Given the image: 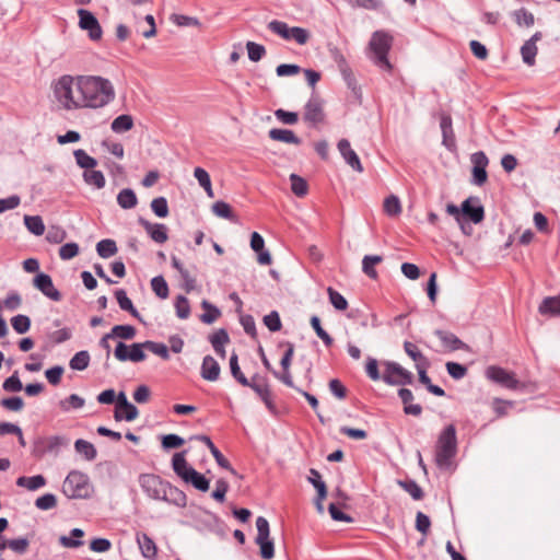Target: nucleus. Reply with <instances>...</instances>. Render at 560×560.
<instances>
[{
  "instance_id": "obj_1",
  "label": "nucleus",
  "mask_w": 560,
  "mask_h": 560,
  "mask_svg": "<svg viewBox=\"0 0 560 560\" xmlns=\"http://www.w3.org/2000/svg\"><path fill=\"white\" fill-rule=\"evenodd\" d=\"M54 93L63 108H102L115 100L113 83L100 75L65 74L58 79Z\"/></svg>"
},
{
  "instance_id": "obj_2",
  "label": "nucleus",
  "mask_w": 560,
  "mask_h": 560,
  "mask_svg": "<svg viewBox=\"0 0 560 560\" xmlns=\"http://www.w3.org/2000/svg\"><path fill=\"white\" fill-rule=\"evenodd\" d=\"M139 485L147 495L153 500L164 501L178 508H185L187 504L186 493L158 475L141 474Z\"/></svg>"
},
{
  "instance_id": "obj_3",
  "label": "nucleus",
  "mask_w": 560,
  "mask_h": 560,
  "mask_svg": "<svg viewBox=\"0 0 560 560\" xmlns=\"http://www.w3.org/2000/svg\"><path fill=\"white\" fill-rule=\"evenodd\" d=\"M456 454V428L454 424L451 423L447 424L438 436L434 451V460L436 466L440 468H448Z\"/></svg>"
},
{
  "instance_id": "obj_4",
  "label": "nucleus",
  "mask_w": 560,
  "mask_h": 560,
  "mask_svg": "<svg viewBox=\"0 0 560 560\" xmlns=\"http://www.w3.org/2000/svg\"><path fill=\"white\" fill-rule=\"evenodd\" d=\"M186 451L175 453L172 458V468L174 472L186 483H190L199 491L207 492L210 488V480L195 468L188 465L186 460Z\"/></svg>"
},
{
  "instance_id": "obj_5",
  "label": "nucleus",
  "mask_w": 560,
  "mask_h": 560,
  "mask_svg": "<svg viewBox=\"0 0 560 560\" xmlns=\"http://www.w3.org/2000/svg\"><path fill=\"white\" fill-rule=\"evenodd\" d=\"M62 492L69 499H88L91 497L89 476L78 470H72L62 483Z\"/></svg>"
},
{
  "instance_id": "obj_6",
  "label": "nucleus",
  "mask_w": 560,
  "mask_h": 560,
  "mask_svg": "<svg viewBox=\"0 0 560 560\" xmlns=\"http://www.w3.org/2000/svg\"><path fill=\"white\" fill-rule=\"evenodd\" d=\"M268 30L285 40H294L299 45H305L311 34L306 28L289 26L285 22L272 20L268 23Z\"/></svg>"
},
{
  "instance_id": "obj_7",
  "label": "nucleus",
  "mask_w": 560,
  "mask_h": 560,
  "mask_svg": "<svg viewBox=\"0 0 560 560\" xmlns=\"http://www.w3.org/2000/svg\"><path fill=\"white\" fill-rule=\"evenodd\" d=\"M257 527V536L255 538V542L260 548V556L265 560H269L275 556V545L273 541L269 538L270 528L269 522L264 516H258L256 520Z\"/></svg>"
},
{
  "instance_id": "obj_8",
  "label": "nucleus",
  "mask_w": 560,
  "mask_h": 560,
  "mask_svg": "<svg viewBox=\"0 0 560 560\" xmlns=\"http://www.w3.org/2000/svg\"><path fill=\"white\" fill-rule=\"evenodd\" d=\"M144 350H147L145 341L135 342L130 346L119 341L115 348L114 355L118 361H131L137 363L145 360L147 354Z\"/></svg>"
},
{
  "instance_id": "obj_9",
  "label": "nucleus",
  "mask_w": 560,
  "mask_h": 560,
  "mask_svg": "<svg viewBox=\"0 0 560 560\" xmlns=\"http://www.w3.org/2000/svg\"><path fill=\"white\" fill-rule=\"evenodd\" d=\"M486 377L506 389L515 390L521 385L514 373L497 365H491L486 369Z\"/></svg>"
},
{
  "instance_id": "obj_10",
  "label": "nucleus",
  "mask_w": 560,
  "mask_h": 560,
  "mask_svg": "<svg viewBox=\"0 0 560 560\" xmlns=\"http://www.w3.org/2000/svg\"><path fill=\"white\" fill-rule=\"evenodd\" d=\"M303 119L311 127H316L317 125L324 122V102L318 94L313 93L311 98L305 104Z\"/></svg>"
},
{
  "instance_id": "obj_11",
  "label": "nucleus",
  "mask_w": 560,
  "mask_h": 560,
  "mask_svg": "<svg viewBox=\"0 0 560 560\" xmlns=\"http://www.w3.org/2000/svg\"><path fill=\"white\" fill-rule=\"evenodd\" d=\"M368 57L381 68L385 67V32L376 31L373 33L368 49Z\"/></svg>"
},
{
  "instance_id": "obj_12",
  "label": "nucleus",
  "mask_w": 560,
  "mask_h": 560,
  "mask_svg": "<svg viewBox=\"0 0 560 560\" xmlns=\"http://www.w3.org/2000/svg\"><path fill=\"white\" fill-rule=\"evenodd\" d=\"M470 161L472 164L471 183L482 186L488 179L487 166L489 159L483 151H477L470 155Z\"/></svg>"
},
{
  "instance_id": "obj_13",
  "label": "nucleus",
  "mask_w": 560,
  "mask_h": 560,
  "mask_svg": "<svg viewBox=\"0 0 560 560\" xmlns=\"http://www.w3.org/2000/svg\"><path fill=\"white\" fill-rule=\"evenodd\" d=\"M463 221H469L478 224L485 219V208L478 197H469L460 205Z\"/></svg>"
},
{
  "instance_id": "obj_14",
  "label": "nucleus",
  "mask_w": 560,
  "mask_h": 560,
  "mask_svg": "<svg viewBox=\"0 0 560 560\" xmlns=\"http://www.w3.org/2000/svg\"><path fill=\"white\" fill-rule=\"evenodd\" d=\"M33 285L51 301L59 302L62 294L55 288L52 279L49 275L38 272L33 279Z\"/></svg>"
},
{
  "instance_id": "obj_15",
  "label": "nucleus",
  "mask_w": 560,
  "mask_h": 560,
  "mask_svg": "<svg viewBox=\"0 0 560 560\" xmlns=\"http://www.w3.org/2000/svg\"><path fill=\"white\" fill-rule=\"evenodd\" d=\"M79 15V26L82 30H85L89 32V37L92 40H98L102 37V27L97 21V19L94 16V14L85 9H79L78 10Z\"/></svg>"
},
{
  "instance_id": "obj_16",
  "label": "nucleus",
  "mask_w": 560,
  "mask_h": 560,
  "mask_svg": "<svg viewBox=\"0 0 560 560\" xmlns=\"http://www.w3.org/2000/svg\"><path fill=\"white\" fill-rule=\"evenodd\" d=\"M412 383L413 375L410 371L396 362L387 361V384L411 385Z\"/></svg>"
},
{
  "instance_id": "obj_17",
  "label": "nucleus",
  "mask_w": 560,
  "mask_h": 560,
  "mask_svg": "<svg viewBox=\"0 0 560 560\" xmlns=\"http://www.w3.org/2000/svg\"><path fill=\"white\" fill-rule=\"evenodd\" d=\"M440 128L442 132V144L450 151L455 152L457 149L456 138L453 130V120L451 115L443 113L440 117Z\"/></svg>"
},
{
  "instance_id": "obj_18",
  "label": "nucleus",
  "mask_w": 560,
  "mask_h": 560,
  "mask_svg": "<svg viewBox=\"0 0 560 560\" xmlns=\"http://www.w3.org/2000/svg\"><path fill=\"white\" fill-rule=\"evenodd\" d=\"M434 335L440 339L444 350L446 351L468 350L469 348L468 345L448 330L436 329Z\"/></svg>"
},
{
  "instance_id": "obj_19",
  "label": "nucleus",
  "mask_w": 560,
  "mask_h": 560,
  "mask_svg": "<svg viewBox=\"0 0 560 560\" xmlns=\"http://www.w3.org/2000/svg\"><path fill=\"white\" fill-rule=\"evenodd\" d=\"M139 224L145 230L149 236L159 244H163L167 241V228L162 223H151L150 221L139 218Z\"/></svg>"
},
{
  "instance_id": "obj_20",
  "label": "nucleus",
  "mask_w": 560,
  "mask_h": 560,
  "mask_svg": "<svg viewBox=\"0 0 560 560\" xmlns=\"http://www.w3.org/2000/svg\"><path fill=\"white\" fill-rule=\"evenodd\" d=\"M192 439L201 441V442H203L208 446V448L210 450V452H211L212 456L214 457L217 464L220 467L229 470L232 475L240 477L237 471L231 466L230 462L223 456V454L213 444V442L211 441V439L208 435H203V434L196 435Z\"/></svg>"
},
{
  "instance_id": "obj_21",
  "label": "nucleus",
  "mask_w": 560,
  "mask_h": 560,
  "mask_svg": "<svg viewBox=\"0 0 560 560\" xmlns=\"http://www.w3.org/2000/svg\"><path fill=\"white\" fill-rule=\"evenodd\" d=\"M337 147L343 160L352 167V170L357 172L363 171L358 154L351 149L350 142L347 139L339 140Z\"/></svg>"
},
{
  "instance_id": "obj_22",
  "label": "nucleus",
  "mask_w": 560,
  "mask_h": 560,
  "mask_svg": "<svg viewBox=\"0 0 560 560\" xmlns=\"http://www.w3.org/2000/svg\"><path fill=\"white\" fill-rule=\"evenodd\" d=\"M250 247L258 254L257 261L260 265L267 266L272 262L271 255L265 249V241L258 232H253L250 235Z\"/></svg>"
},
{
  "instance_id": "obj_23",
  "label": "nucleus",
  "mask_w": 560,
  "mask_h": 560,
  "mask_svg": "<svg viewBox=\"0 0 560 560\" xmlns=\"http://www.w3.org/2000/svg\"><path fill=\"white\" fill-rule=\"evenodd\" d=\"M398 397L404 404V412L406 415H411L415 417H419L422 413V407L419 404H412L413 394L410 389L401 387L398 389Z\"/></svg>"
},
{
  "instance_id": "obj_24",
  "label": "nucleus",
  "mask_w": 560,
  "mask_h": 560,
  "mask_svg": "<svg viewBox=\"0 0 560 560\" xmlns=\"http://www.w3.org/2000/svg\"><path fill=\"white\" fill-rule=\"evenodd\" d=\"M220 371H221L220 365L213 357L206 355L203 358L202 364H201V371H200L202 378L210 381V382H214L219 378Z\"/></svg>"
},
{
  "instance_id": "obj_25",
  "label": "nucleus",
  "mask_w": 560,
  "mask_h": 560,
  "mask_svg": "<svg viewBox=\"0 0 560 560\" xmlns=\"http://www.w3.org/2000/svg\"><path fill=\"white\" fill-rule=\"evenodd\" d=\"M136 540L139 545L141 555L147 559H154L158 555V547L153 539L145 533H138Z\"/></svg>"
},
{
  "instance_id": "obj_26",
  "label": "nucleus",
  "mask_w": 560,
  "mask_h": 560,
  "mask_svg": "<svg viewBox=\"0 0 560 560\" xmlns=\"http://www.w3.org/2000/svg\"><path fill=\"white\" fill-rule=\"evenodd\" d=\"M61 438L50 436L48 439L38 440L34 446V455L42 457L45 453H50L61 445Z\"/></svg>"
},
{
  "instance_id": "obj_27",
  "label": "nucleus",
  "mask_w": 560,
  "mask_h": 560,
  "mask_svg": "<svg viewBox=\"0 0 560 560\" xmlns=\"http://www.w3.org/2000/svg\"><path fill=\"white\" fill-rule=\"evenodd\" d=\"M268 135L269 138L275 141L292 143L295 145H300L302 142V140L290 129L273 128L269 130Z\"/></svg>"
},
{
  "instance_id": "obj_28",
  "label": "nucleus",
  "mask_w": 560,
  "mask_h": 560,
  "mask_svg": "<svg viewBox=\"0 0 560 560\" xmlns=\"http://www.w3.org/2000/svg\"><path fill=\"white\" fill-rule=\"evenodd\" d=\"M245 386L250 387L259 396V398L264 401V404L270 411L275 410V404L271 399V392L266 382H264V383L249 382V385H245Z\"/></svg>"
},
{
  "instance_id": "obj_29",
  "label": "nucleus",
  "mask_w": 560,
  "mask_h": 560,
  "mask_svg": "<svg viewBox=\"0 0 560 560\" xmlns=\"http://www.w3.org/2000/svg\"><path fill=\"white\" fill-rule=\"evenodd\" d=\"M538 311L541 315L560 316V294L545 298Z\"/></svg>"
},
{
  "instance_id": "obj_30",
  "label": "nucleus",
  "mask_w": 560,
  "mask_h": 560,
  "mask_svg": "<svg viewBox=\"0 0 560 560\" xmlns=\"http://www.w3.org/2000/svg\"><path fill=\"white\" fill-rule=\"evenodd\" d=\"M115 298L117 300V303H118L119 307L122 311H126V312L130 313V315L132 317H135L138 320L142 322V318H141L139 312L133 306L131 300L127 296V293H126V291L124 289L116 290L115 291Z\"/></svg>"
},
{
  "instance_id": "obj_31",
  "label": "nucleus",
  "mask_w": 560,
  "mask_h": 560,
  "mask_svg": "<svg viewBox=\"0 0 560 560\" xmlns=\"http://www.w3.org/2000/svg\"><path fill=\"white\" fill-rule=\"evenodd\" d=\"M211 209H212L213 214L219 218L226 219L233 223L238 222L237 215L234 213L231 206L225 201H222V200L215 201L212 205Z\"/></svg>"
},
{
  "instance_id": "obj_32",
  "label": "nucleus",
  "mask_w": 560,
  "mask_h": 560,
  "mask_svg": "<svg viewBox=\"0 0 560 560\" xmlns=\"http://www.w3.org/2000/svg\"><path fill=\"white\" fill-rule=\"evenodd\" d=\"M117 203L125 210L132 209L138 203L136 192L131 188H124L117 195Z\"/></svg>"
},
{
  "instance_id": "obj_33",
  "label": "nucleus",
  "mask_w": 560,
  "mask_h": 560,
  "mask_svg": "<svg viewBox=\"0 0 560 560\" xmlns=\"http://www.w3.org/2000/svg\"><path fill=\"white\" fill-rule=\"evenodd\" d=\"M19 487L26 488L30 491H35L46 485V478L43 475H35L32 477H19L16 479Z\"/></svg>"
},
{
  "instance_id": "obj_34",
  "label": "nucleus",
  "mask_w": 560,
  "mask_h": 560,
  "mask_svg": "<svg viewBox=\"0 0 560 560\" xmlns=\"http://www.w3.org/2000/svg\"><path fill=\"white\" fill-rule=\"evenodd\" d=\"M83 179L88 185L93 186L96 189L104 188L106 184L104 174L101 171H95L93 168L83 172Z\"/></svg>"
},
{
  "instance_id": "obj_35",
  "label": "nucleus",
  "mask_w": 560,
  "mask_h": 560,
  "mask_svg": "<svg viewBox=\"0 0 560 560\" xmlns=\"http://www.w3.org/2000/svg\"><path fill=\"white\" fill-rule=\"evenodd\" d=\"M132 127H133V118L131 115H127V114L119 115L118 117H116L113 120V122L110 125L112 130L116 133H122V132L129 131L130 129H132Z\"/></svg>"
},
{
  "instance_id": "obj_36",
  "label": "nucleus",
  "mask_w": 560,
  "mask_h": 560,
  "mask_svg": "<svg viewBox=\"0 0 560 560\" xmlns=\"http://www.w3.org/2000/svg\"><path fill=\"white\" fill-rule=\"evenodd\" d=\"M75 451L83 455L86 460H94L97 456L95 446L83 439H79L74 442Z\"/></svg>"
},
{
  "instance_id": "obj_37",
  "label": "nucleus",
  "mask_w": 560,
  "mask_h": 560,
  "mask_svg": "<svg viewBox=\"0 0 560 560\" xmlns=\"http://www.w3.org/2000/svg\"><path fill=\"white\" fill-rule=\"evenodd\" d=\"M24 224L26 229L36 236H40L45 232V224L39 215H25Z\"/></svg>"
},
{
  "instance_id": "obj_38",
  "label": "nucleus",
  "mask_w": 560,
  "mask_h": 560,
  "mask_svg": "<svg viewBox=\"0 0 560 560\" xmlns=\"http://www.w3.org/2000/svg\"><path fill=\"white\" fill-rule=\"evenodd\" d=\"M137 329L131 325H116L112 328L109 336L122 340H131L136 337Z\"/></svg>"
},
{
  "instance_id": "obj_39",
  "label": "nucleus",
  "mask_w": 560,
  "mask_h": 560,
  "mask_svg": "<svg viewBox=\"0 0 560 560\" xmlns=\"http://www.w3.org/2000/svg\"><path fill=\"white\" fill-rule=\"evenodd\" d=\"M118 248L116 242L110 238H105L96 244V252L102 258H109L117 253Z\"/></svg>"
},
{
  "instance_id": "obj_40",
  "label": "nucleus",
  "mask_w": 560,
  "mask_h": 560,
  "mask_svg": "<svg viewBox=\"0 0 560 560\" xmlns=\"http://www.w3.org/2000/svg\"><path fill=\"white\" fill-rule=\"evenodd\" d=\"M201 306L206 311L203 314L200 315V320L202 323L212 324L220 317V310L217 306L212 305L210 302L203 300Z\"/></svg>"
},
{
  "instance_id": "obj_41",
  "label": "nucleus",
  "mask_w": 560,
  "mask_h": 560,
  "mask_svg": "<svg viewBox=\"0 0 560 560\" xmlns=\"http://www.w3.org/2000/svg\"><path fill=\"white\" fill-rule=\"evenodd\" d=\"M77 164L84 168V171H89L94 168L97 165V161L90 156L83 149H78L73 152Z\"/></svg>"
},
{
  "instance_id": "obj_42",
  "label": "nucleus",
  "mask_w": 560,
  "mask_h": 560,
  "mask_svg": "<svg viewBox=\"0 0 560 560\" xmlns=\"http://www.w3.org/2000/svg\"><path fill=\"white\" fill-rule=\"evenodd\" d=\"M90 353L86 350L77 352L70 360L69 365L72 370L83 371L90 364Z\"/></svg>"
},
{
  "instance_id": "obj_43",
  "label": "nucleus",
  "mask_w": 560,
  "mask_h": 560,
  "mask_svg": "<svg viewBox=\"0 0 560 560\" xmlns=\"http://www.w3.org/2000/svg\"><path fill=\"white\" fill-rule=\"evenodd\" d=\"M383 261V257L382 256H378V255H374V256H365L362 260V269H363V272L372 278V279H376L377 277V272L375 270V265L380 264Z\"/></svg>"
},
{
  "instance_id": "obj_44",
  "label": "nucleus",
  "mask_w": 560,
  "mask_h": 560,
  "mask_svg": "<svg viewBox=\"0 0 560 560\" xmlns=\"http://www.w3.org/2000/svg\"><path fill=\"white\" fill-rule=\"evenodd\" d=\"M290 182H291V190L296 197L306 196V194L308 191V185H307V182L303 177H301L296 174H291Z\"/></svg>"
},
{
  "instance_id": "obj_45",
  "label": "nucleus",
  "mask_w": 560,
  "mask_h": 560,
  "mask_svg": "<svg viewBox=\"0 0 560 560\" xmlns=\"http://www.w3.org/2000/svg\"><path fill=\"white\" fill-rule=\"evenodd\" d=\"M230 370L232 376L241 384V385H249V380L243 374L241 368L238 365V357L235 352H233L230 357Z\"/></svg>"
},
{
  "instance_id": "obj_46",
  "label": "nucleus",
  "mask_w": 560,
  "mask_h": 560,
  "mask_svg": "<svg viewBox=\"0 0 560 560\" xmlns=\"http://www.w3.org/2000/svg\"><path fill=\"white\" fill-rule=\"evenodd\" d=\"M311 326L315 330L318 338L322 339L326 347H330L334 343V339L322 327L320 319L318 316H312Z\"/></svg>"
},
{
  "instance_id": "obj_47",
  "label": "nucleus",
  "mask_w": 560,
  "mask_h": 560,
  "mask_svg": "<svg viewBox=\"0 0 560 560\" xmlns=\"http://www.w3.org/2000/svg\"><path fill=\"white\" fill-rule=\"evenodd\" d=\"M70 534L71 537L61 536L59 538L61 546L66 548H78L83 545L82 540L72 538H81L84 535V532L81 528H73Z\"/></svg>"
},
{
  "instance_id": "obj_48",
  "label": "nucleus",
  "mask_w": 560,
  "mask_h": 560,
  "mask_svg": "<svg viewBox=\"0 0 560 560\" xmlns=\"http://www.w3.org/2000/svg\"><path fill=\"white\" fill-rule=\"evenodd\" d=\"M85 400L77 394H71L66 399L59 401V407L62 411H69L70 409H80L84 406Z\"/></svg>"
},
{
  "instance_id": "obj_49",
  "label": "nucleus",
  "mask_w": 560,
  "mask_h": 560,
  "mask_svg": "<svg viewBox=\"0 0 560 560\" xmlns=\"http://www.w3.org/2000/svg\"><path fill=\"white\" fill-rule=\"evenodd\" d=\"M537 50V46L534 45L533 42H525L521 47L523 62L527 66H533L535 63Z\"/></svg>"
},
{
  "instance_id": "obj_50",
  "label": "nucleus",
  "mask_w": 560,
  "mask_h": 560,
  "mask_svg": "<svg viewBox=\"0 0 560 560\" xmlns=\"http://www.w3.org/2000/svg\"><path fill=\"white\" fill-rule=\"evenodd\" d=\"M151 288L160 299H166L168 296V285L162 276H156L151 280Z\"/></svg>"
},
{
  "instance_id": "obj_51",
  "label": "nucleus",
  "mask_w": 560,
  "mask_h": 560,
  "mask_svg": "<svg viewBox=\"0 0 560 560\" xmlns=\"http://www.w3.org/2000/svg\"><path fill=\"white\" fill-rule=\"evenodd\" d=\"M399 485L411 495L413 500H421L423 498V490L415 480H400Z\"/></svg>"
},
{
  "instance_id": "obj_52",
  "label": "nucleus",
  "mask_w": 560,
  "mask_h": 560,
  "mask_svg": "<svg viewBox=\"0 0 560 560\" xmlns=\"http://www.w3.org/2000/svg\"><path fill=\"white\" fill-rule=\"evenodd\" d=\"M11 325L18 334H25L30 330L31 319L26 315L19 314L11 318Z\"/></svg>"
},
{
  "instance_id": "obj_53",
  "label": "nucleus",
  "mask_w": 560,
  "mask_h": 560,
  "mask_svg": "<svg viewBox=\"0 0 560 560\" xmlns=\"http://www.w3.org/2000/svg\"><path fill=\"white\" fill-rule=\"evenodd\" d=\"M2 388L8 393H18L23 389V384L19 377L18 371H14L11 376L4 380Z\"/></svg>"
},
{
  "instance_id": "obj_54",
  "label": "nucleus",
  "mask_w": 560,
  "mask_h": 560,
  "mask_svg": "<svg viewBox=\"0 0 560 560\" xmlns=\"http://www.w3.org/2000/svg\"><path fill=\"white\" fill-rule=\"evenodd\" d=\"M145 349L150 352L159 355L163 360L167 361L170 359V350L166 345L162 342H155L151 340L145 341Z\"/></svg>"
},
{
  "instance_id": "obj_55",
  "label": "nucleus",
  "mask_w": 560,
  "mask_h": 560,
  "mask_svg": "<svg viewBox=\"0 0 560 560\" xmlns=\"http://www.w3.org/2000/svg\"><path fill=\"white\" fill-rule=\"evenodd\" d=\"M404 349L406 353L415 361V365L429 362L428 359L418 349L417 345L413 342L405 341Z\"/></svg>"
},
{
  "instance_id": "obj_56",
  "label": "nucleus",
  "mask_w": 560,
  "mask_h": 560,
  "mask_svg": "<svg viewBox=\"0 0 560 560\" xmlns=\"http://www.w3.org/2000/svg\"><path fill=\"white\" fill-rule=\"evenodd\" d=\"M445 368L448 375L456 381L465 377L468 372L467 368L464 364L453 361L446 362Z\"/></svg>"
},
{
  "instance_id": "obj_57",
  "label": "nucleus",
  "mask_w": 560,
  "mask_h": 560,
  "mask_svg": "<svg viewBox=\"0 0 560 560\" xmlns=\"http://www.w3.org/2000/svg\"><path fill=\"white\" fill-rule=\"evenodd\" d=\"M246 49L249 60L257 62L266 55V48L255 42H247Z\"/></svg>"
},
{
  "instance_id": "obj_58",
  "label": "nucleus",
  "mask_w": 560,
  "mask_h": 560,
  "mask_svg": "<svg viewBox=\"0 0 560 560\" xmlns=\"http://www.w3.org/2000/svg\"><path fill=\"white\" fill-rule=\"evenodd\" d=\"M175 310L177 317L180 319L188 318L190 315V305L188 299L184 295H178L175 301Z\"/></svg>"
},
{
  "instance_id": "obj_59",
  "label": "nucleus",
  "mask_w": 560,
  "mask_h": 560,
  "mask_svg": "<svg viewBox=\"0 0 560 560\" xmlns=\"http://www.w3.org/2000/svg\"><path fill=\"white\" fill-rule=\"evenodd\" d=\"M67 237V232L60 226L52 225L49 228L46 240L50 244H60L62 243Z\"/></svg>"
},
{
  "instance_id": "obj_60",
  "label": "nucleus",
  "mask_w": 560,
  "mask_h": 560,
  "mask_svg": "<svg viewBox=\"0 0 560 560\" xmlns=\"http://www.w3.org/2000/svg\"><path fill=\"white\" fill-rule=\"evenodd\" d=\"M151 209L153 213L159 218H165L168 215V205L165 197H158L151 201Z\"/></svg>"
},
{
  "instance_id": "obj_61",
  "label": "nucleus",
  "mask_w": 560,
  "mask_h": 560,
  "mask_svg": "<svg viewBox=\"0 0 560 560\" xmlns=\"http://www.w3.org/2000/svg\"><path fill=\"white\" fill-rule=\"evenodd\" d=\"M35 506L42 511H48L57 506V498L52 493H45L35 501Z\"/></svg>"
},
{
  "instance_id": "obj_62",
  "label": "nucleus",
  "mask_w": 560,
  "mask_h": 560,
  "mask_svg": "<svg viewBox=\"0 0 560 560\" xmlns=\"http://www.w3.org/2000/svg\"><path fill=\"white\" fill-rule=\"evenodd\" d=\"M327 293L329 296V301L332 304V306L338 311H345L348 307V302L346 298L340 294L338 291L334 290L332 288L327 289Z\"/></svg>"
},
{
  "instance_id": "obj_63",
  "label": "nucleus",
  "mask_w": 560,
  "mask_h": 560,
  "mask_svg": "<svg viewBox=\"0 0 560 560\" xmlns=\"http://www.w3.org/2000/svg\"><path fill=\"white\" fill-rule=\"evenodd\" d=\"M0 406L10 411H21L24 407V401L20 396H13L2 398L0 400Z\"/></svg>"
},
{
  "instance_id": "obj_64",
  "label": "nucleus",
  "mask_w": 560,
  "mask_h": 560,
  "mask_svg": "<svg viewBox=\"0 0 560 560\" xmlns=\"http://www.w3.org/2000/svg\"><path fill=\"white\" fill-rule=\"evenodd\" d=\"M79 254V245L74 242L66 243L59 248V257L70 260Z\"/></svg>"
}]
</instances>
